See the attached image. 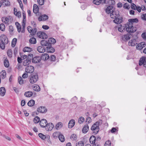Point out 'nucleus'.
<instances>
[{
	"label": "nucleus",
	"mask_w": 146,
	"mask_h": 146,
	"mask_svg": "<svg viewBox=\"0 0 146 146\" xmlns=\"http://www.w3.org/2000/svg\"><path fill=\"white\" fill-rule=\"evenodd\" d=\"M62 126V124L61 122H59L58 123L55 127V128L57 130H59Z\"/></svg>",
	"instance_id": "nucleus-31"
},
{
	"label": "nucleus",
	"mask_w": 146,
	"mask_h": 146,
	"mask_svg": "<svg viewBox=\"0 0 146 146\" xmlns=\"http://www.w3.org/2000/svg\"><path fill=\"white\" fill-rule=\"evenodd\" d=\"M84 143L82 141H79L76 144V146H84Z\"/></svg>",
	"instance_id": "nucleus-50"
},
{
	"label": "nucleus",
	"mask_w": 146,
	"mask_h": 146,
	"mask_svg": "<svg viewBox=\"0 0 146 146\" xmlns=\"http://www.w3.org/2000/svg\"><path fill=\"white\" fill-rule=\"evenodd\" d=\"M37 50L39 52L41 53H44L46 51V49L44 47L42 46H38Z\"/></svg>",
	"instance_id": "nucleus-19"
},
{
	"label": "nucleus",
	"mask_w": 146,
	"mask_h": 146,
	"mask_svg": "<svg viewBox=\"0 0 146 146\" xmlns=\"http://www.w3.org/2000/svg\"><path fill=\"white\" fill-rule=\"evenodd\" d=\"M70 139L72 140H76L77 139V137L76 135L75 134H73L70 137Z\"/></svg>",
	"instance_id": "nucleus-49"
},
{
	"label": "nucleus",
	"mask_w": 146,
	"mask_h": 146,
	"mask_svg": "<svg viewBox=\"0 0 146 146\" xmlns=\"http://www.w3.org/2000/svg\"><path fill=\"white\" fill-rule=\"evenodd\" d=\"M4 64L5 66L7 68L9 66V62L7 58H6L4 60Z\"/></svg>",
	"instance_id": "nucleus-35"
},
{
	"label": "nucleus",
	"mask_w": 146,
	"mask_h": 146,
	"mask_svg": "<svg viewBox=\"0 0 146 146\" xmlns=\"http://www.w3.org/2000/svg\"><path fill=\"white\" fill-rule=\"evenodd\" d=\"M11 17H3L2 19V21L3 23L5 24H8L11 22Z\"/></svg>",
	"instance_id": "nucleus-12"
},
{
	"label": "nucleus",
	"mask_w": 146,
	"mask_h": 146,
	"mask_svg": "<svg viewBox=\"0 0 146 146\" xmlns=\"http://www.w3.org/2000/svg\"><path fill=\"white\" fill-rule=\"evenodd\" d=\"M29 42L31 44H35L36 42V39L34 37L31 38L29 39Z\"/></svg>",
	"instance_id": "nucleus-36"
},
{
	"label": "nucleus",
	"mask_w": 146,
	"mask_h": 146,
	"mask_svg": "<svg viewBox=\"0 0 146 146\" xmlns=\"http://www.w3.org/2000/svg\"><path fill=\"white\" fill-rule=\"evenodd\" d=\"M129 23H131L133 24V23H137L138 21V19L137 18L131 19L128 20Z\"/></svg>",
	"instance_id": "nucleus-34"
},
{
	"label": "nucleus",
	"mask_w": 146,
	"mask_h": 146,
	"mask_svg": "<svg viewBox=\"0 0 146 146\" xmlns=\"http://www.w3.org/2000/svg\"><path fill=\"white\" fill-rule=\"evenodd\" d=\"M137 7L135 5L134 3H132L131 5V8L133 10H136Z\"/></svg>",
	"instance_id": "nucleus-59"
},
{
	"label": "nucleus",
	"mask_w": 146,
	"mask_h": 146,
	"mask_svg": "<svg viewBox=\"0 0 146 146\" xmlns=\"http://www.w3.org/2000/svg\"><path fill=\"white\" fill-rule=\"evenodd\" d=\"M123 7L125 9H129L130 8L129 4L127 3H126L124 4Z\"/></svg>",
	"instance_id": "nucleus-55"
},
{
	"label": "nucleus",
	"mask_w": 146,
	"mask_h": 146,
	"mask_svg": "<svg viewBox=\"0 0 146 146\" xmlns=\"http://www.w3.org/2000/svg\"><path fill=\"white\" fill-rule=\"evenodd\" d=\"M0 94L2 96H3L5 94V88L1 87L0 88Z\"/></svg>",
	"instance_id": "nucleus-30"
},
{
	"label": "nucleus",
	"mask_w": 146,
	"mask_h": 146,
	"mask_svg": "<svg viewBox=\"0 0 146 146\" xmlns=\"http://www.w3.org/2000/svg\"><path fill=\"white\" fill-rule=\"evenodd\" d=\"M17 41V39L15 38H14L13 39L11 44V46L12 47H13L15 46Z\"/></svg>",
	"instance_id": "nucleus-42"
},
{
	"label": "nucleus",
	"mask_w": 146,
	"mask_h": 146,
	"mask_svg": "<svg viewBox=\"0 0 146 146\" xmlns=\"http://www.w3.org/2000/svg\"><path fill=\"white\" fill-rule=\"evenodd\" d=\"M119 16V12L118 11H113L110 14V17L112 19H115Z\"/></svg>",
	"instance_id": "nucleus-9"
},
{
	"label": "nucleus",
	"mask_w": 146,
	"mask_h": 146,
	"mask_svg": "<svg viewBox=\"0 0 146 146\" xmlns=\"http://www.w3.org/2000/svg\"><path fill=\"white\" fill-rule=\"evenodd\" d=\"M40 121L39 117L38 116H36L33 119V121L35 123H37Z\"/></svg>",
	"instance_id": "nucleus-45"
},
{
	"label": "nucleus",
	"mask_w": 146,
	"mask_h": 146,
	"mask_svg": "<svg viewBox=\"0 0 146 146\" xmlns=\"http://www.w3.org/2000/svg\"><path fill=\"white\" fill-rule=\"evenodd\" d=\"M39 137L43 140H44L46 138V136L42 133H39L38 134Z\"/></svg>",
	"instance_id": "nucleus-48"
},
{
	"label": "nucleus",
	"mask_w": 146,
	"mask_h": 146,
	"mask_svg": "<svg viewBox=\"0 0 146 146\" xmlns=\"http://www.w3.org/2000/svg\"><path fill=\"white\" fill-rule=\"evenodd\" d=\"M75 124V121L74 119L70 120L68 124V127L69 128H72L74 125Z\"/></svg>",
	"instance_id": "nucleus-23"
},
{
	"label": "nucleus",
	"mask_w": 146,
	"mask_h": 146,
	"mask_svg": "<svg viewBox=\"0 0 146 146\" xmlns=\"http://www.w3.org/2000/svg\"><path fill=\"white\" fill-rule=\"evenodd\" d=\"M88 126L87 125H85L83 128L82 132L83 133H85L88 132Z\"/></svg>",
	"instance_id": "nucleus-29"
},
{
	"label": "nucleus",
	"mask_w": 146,
	"mask_h": 146,
	"mask_svg": "<svg viewBox=\"0 0 146 146\" xmlns=\"http://www.w3.org/2000/svg\"><path fill=\"white\" fill-rule=\"evenodd\" d=\"M46 51L48 53H53L54 52L55 49L52 46H48L46 47Z\"/></svg>",
	"instance_id": "nucleus-16"
},
{
	"label": "nucleus",
	"mask_w": 146,
	"mask_h": 146,
	"mask_svg": "<svg viewBox=\"0 0 146 146\" xmlns=\"http://www.w3.org/2000/svg\"><path fill=\"white\" fill-rule=\"evenodd\" d=\"M137 44L135 39H132L131 40L128 42V44L129 46H134Z\"/></svg>",
	"instance_id": "nucleus-20"
},
{
	"label": "nucleus",
	"mask_w": 146,
	"mask_h": 146,
	"mask_svg": "<svg viewBox=\"0 0 146 146\" xmlns=\"http://www.w3.org/2000/svg\"><path fill=\"white\" fill-rule=\"evenodd\" d=\"M32 50V49L28 47H25L23 49L24 52H30Z\"/></svg>",
	"instance_id": "nucleus-37"
},
{
	"label": "nucleus",
	"mask_w": 146,
	"mask_h": 146,
	"mask_svg": "<svg viewBox=\"0 0 146 146\" xmlns=\"http://www.w3.org/2000/svg\"><path fill=\"white\" fill-rule=\"evenodd\" d=\"M34 70V67L32 66H27L25 69V72L27 73H31Z\"/></svg>",
	"instance_id": "nucleus-6"
},
{
	"label": "nucleus",
	"mask_w": 146,
	"mask_h": 146,
	"mask_svg": "<svg viewBox=\"0 0 146 146\" xmlns=\"http://www.w3.org/2000/svg\"><path fill=\"white\" fill-rule=\"evenodd\" d=\"M47 110L44 106H40L37 109V111L40 113H46Z\"/></svg>",
	"instance_id": "nucleus-10"
},
{
	"label": "nucleus",
	"mask_w": 146,
	"mask_h": 146,
	"mask_svg": "<svg viewBox=\"0 0 146 146\" xmlns=\"http://www.w3.org/2000/svg\"><path fill=\"white\" fill-rule=\"evenodd\" d=\"M139 65L140 66L143 65V67H146V57L143 56L140 58Z\"/></svg>",
	"instance_id": "nucleus-4"
},
{
	"label": "nucleus",
	"mask_w": 146,
	"mask_h": 146,
	"mask_svg": "<svg viewBox=\"0 0 146 146\" xmlns=\"http://www.w3.org/2000/svg\"><path fill=\"white\" fill-rule=\"evenodd\" d=\"M7 55L9 58H11L12 56V51L11 49H9L7 51Z\"/></svg>",
	"instance_id": "nucleus-47"
},
{
	"label": "nucleus",
	"mask_w": 146,
	"mask_h": 146,
	"mask_svg": "<svg viewBox=\"0 0 146 146\" xmlns=\"http://www.w3.org/2000/svg\"><path fill=\"white\" fill-rule=\"evenodd\" d=\"M40 60H46L48 59L49 58V56L48 54L46 53L43 54L40 57Z\"/></svg>",
	"instance_id": "nucleus-17"
},
{
	"label": "nucleus",
	"mask_w": 146,
	"mask_h": 146,
	"mask_svg": "<svg viewBox=\"0 0 146 146\" xmlns=\"http://www.w3.org/2000/svg\"><path fill=\"white\" fill-rule=\"evenodd\" d=\"M113 11V7L112 6H108L106 9V12L108 14H111Z\"/></svg>",
	"instance_id": "nucleus-18"
},
{
	"label": "nucleus",
	"mask_w": 146,
	"mask_h": 146,
	"mask_svg": "<svg viewBox=\"0 0 146 146\" xmlns=\"http://www.w3.org/2000/svg\"><path fill=\"white\" fill-rule=\"evenodd\" d=\"M37 35L38 37L42 39H46L47 38V35L43 32H38L37 33Z\"/></svg>",
	"instance_id": "nucleus-7"
},
{
	"label": "nucleus",
	"mask_w": 146,
	"mask_h": 146,
	"mask_svg": "<svg viewBox=\"0 0 146 146\" xmlns=\"http://www.w3.org/2000/svg\"><path fill=\"white\" fill-rule=\"evenodd\" d=\"M1 76L2 77L3 79L5 78L6 76V72L5 70L2 71L0 72Z\"/></svg>",
	"instance_id": "nucleus-41"
},
{
	"label": "nucleus",
	"mask_w": 146,
	"mask_h": 146,
	"mask_svg": "<svg viewBox=\"0 0 146 146\" xmlns=\"http://www.w3.org/2000/svg\"><path fill=\"white\" fill-rule=\"evenodd\" d=\"M2 3L6 6H9L10 5V2L8 0H1Z\"/></svg>",
	"instance_id": "nucleus-40"
},
{
	"label": "nucleus",
	"mask_w": 146,
	"mask_h": 146,
	"mask_svg": "<svg viewBox=\"0 0 146 146\" xmlns=\"http://www.w3.org/2000/svg\"><path fill=\"white\" fill-rule=\"evenodd\" d=\"M137 29L136 27L133 26L131 23H128L126 24V30L128 33H134L136 31Z\"/></svg>",
	"instance_id": "nucleus-2"
},
{
	"label": "nucleus",
	"mask_w": 146,
	"mask_h": 146,
	"mask_svg": "<svg viewBox=\"0 0 146 146\" xmlns=\"http://www.w3.org/2000/svg\"><path fill=\"white\" fill-rule=\"evenodd\" d=\"M60 134L59 132H54L52 135L53 137L54 138H56L57 137H59V135H60Z\"/></svg>",
	"instance_id": "nucleus-43"
},
{
	"label": "nucleus",
	"mask_w": 146,
	"mask_h": 146,
	"mask_svg": "<svg viewBox=\"0 0 146 146\" xmlns=\"http://www.w3.org/2000/svg\"><path fill=\"white\" fill-rule=\"evenodd\" d=\"M37 31V29L35 27H34L33 29V30L32 31V33L34 35L35 34Z\"/></svg>",
	"instance_id": "nucleus-61"
},
{
	"label": "nucleus",
	"mask_w": 146,
	"mask_h": 146,
	"mask_svg": "<svg viewBox=\"0 0 146 146\" xmlns=\"http://www.w3.org/2000/svg\"><path fill=\"white\" fill-rule=\"evenodd\" d=\"M40 43L42 46H49V43H48V40L47 41L46 40H42L40 42Z\"/></svg>",
	"instance_id": "nucleus-24"
},
{
	"label": "nucleus",
	"mask_w": 146,
	"mask_h": 146,
	"mask_svg": "<svg viewBox=\"0 0 146 146\" xmlns=\"http://www.w3.org/2000/svg\"><path fill=\"white\" fill-rule=\"evenodd\" d=\"M113 22L116 24H120L122 22V20L121 19L117 17L113 21Z\"/></svg>",
	"instance_id": "nucleus-32"
},
{
	"label": "nucleus",
	"mask_w": 146,
	"mask_h": 146,
	"mask_svg": "<svg viewBox=\"0 0 146 146\" xmlns=\"http://www.w3.org/2000/svg\"><path fill=\"white\" fill-rule=\"evenodd\" d=\"M48 18V16L45 14L42 15L38 18V20L39 21H45Z\"/></svg>",
	"instance_id": "nucleus-14"
},
{
	"label": "nucleus",
	"mask_w": 146,
	"mask_h": 146,
	"mask_svg": "<svg viewBox=\"0 0 146 146\" xmlns=\"http://www.w3.org/2000/svg\"><path fill=\"white\" fill-rule=\"evenodd\" d=\"M35 103V101L33 100H30L28 103L27 105L29 106H33Z\"/></svg>",
	"instance_id": "nucleus-38"
},
{
	"label": "nucleus",
	"mask_w": 146,
	"mask_h": 146,
	"mask_svg": "<svg viewBox=\"0 0 146 146\" xmlns=\"http://www.w3.org/2000/svg\"><path fill=\"white\" fill-rule=\"evenodd\" d=\"M130 38V36L129 34L125 35L122 36V38L124 40H129Z\"/></svg>",
	"instance_id": "nucleus-39"
},
{
	"label": "nucleus",
	"mask_w": 146,
	"mask_h": 146,
	"mask_svg": "<svg viewBox=\"0 0 146 146\" xmlns=\"http://www.w3.org/2000/svg\"><path fill=\"white\" fill-rule=\"evenodd\" d=\"M102 123V121L100 120L96 122L92 126L91 130L95 134H97L98 133L100 129L99 126L101 125Z\"/></svg>",
	"instance_id": "nucleus-1"
},
{
	"label": "nucleus",
	"mask_w": 146,
	"mask_h": 146,
	"mask_svg": "<svg viewBox=\"0 0 146 146\" xmlns=\"http://www.w3.org/2000/svg\"><path fill=\"white\" fill-rule=\"evenodd\" d=\"M54 127V125L51 123H47L46 125L45 126V129L46 131H49L52 130Z\"/></svg>",
	"instance_id": "nucleus-13"
},
{
	"label": "nucleus",
	"mask_w": 146,
	"mask_h": 146,
	"mask_svg": "<svg viewBox=\"0 0 146 146\" xmlns=\"http://www.w3.org/2000/svg\"><path fill=\"white\" fill-rule=\"evenodd\" d=\"M141 17L143 20L146 21V14L142 15L141 16Z\"/></svg>",
	"instance_id": "nucleus-64"
},
{
	"label": "nucleus",
	"mask_w": 146,
	"mask_h": 146,
	"mask_svg": "<svg viewBox=\"0 0 146 146\" xmlns=\"http://www.w3.org/2000/svg\"><path fill=\"white\" fill-rule=\"evenodd\" d=\"M38 76L37 75H33L31 76L30 78V82L31 84H33L38 81Z\"/></svg>",
	"instance_id": "nucleus-3"
},
{
	"label": "nucleus",
	"mask_w": 146,
	"mask_h": 146,
	"mask_svg": "<svg viewBox=\"0 0 146 146\" xmlns=\"http://www.w3.org/2000/svg\"><path fill=\"white\" fill-rule=\"evenodd\" d=\"M33 90L36 92H39L40 91V87L38 85H34L33 86Z\"/></svg>",
	"instance_id": "nucleus-28"
},
{
	"label": "nucleus",
	"mask_w": 146,
	"mask_h": 146,
	"mask_svg": "<svg viewBox=\"0 0 146 146\" xmlns=\"http://www.w3.org/2000/svg\"><path fill=\"white\" fill-rule=\"evenodd\" d=\"M48 41L49 45L51 44H55L56 42V40L53 38H49Z\"/></svg>",
	"instance_id": "nucleus-26"
},
{
	"label": "nucleus",
	"mask_w": 146,
	"mask_h": 146,
	"mask_svg": "<svg viewBox=\"0 0 146 146\" xmlns=\"http://www.w3.org/2000/svg\"><path fill=\"white\" fill-rule=\"evenodd\" d=\"M58 138L59 140L61 142H63L65 141V139L64 136L61 134H60V135H59Z\"/></svg>",
	"instance_id": "nucleus-44"
},
{
	"label": "nucleus",
	"mask_w": 146,
	"mask_h": 146,
	"mask_svg": "<svg viewBox=\"0 0 146 146\" xmlns=\"http://www.w3.org/2000/svg\"><path fill=\"white\" fill-rule=\"evenodd\" d=\"M111 142L110 141L108 140L106 142L104 146H111Z\"/></svg>",
	"instance_id": "nucleus-53"
},
{
	"label": "nucleus",
	"mask_w": 146,
	"mask_h": 146,
	"mask_svg": "<svg viewBox=\"0 0 146 146\" xmlns=\"http://www.w3.org/2000/svg\"><path fill=\"white\" fill-rule=\"evenodd\" d=\"M39 10V8L38 6L35 4L33 5V12L35 13H37L38 12Z\"/></svg>",
	"instance_id": "nucleus-25"
},
{
	"label": "nucleus",
	"mask_w": 146,
	"mask_h": 146,
	"mask_svg": "<svg viewBox=\"0 0 146 146\" xmlns=\"http://www.w3.org/2000/svg\"><path fill=\"white\" fill-rule=\"evenodd\" d=\"M96 138L94 136H91L90 139V141L91 144H95V143L96 141Z\"/></svg>",
	"instance_id": "nucleus-27"
},
{
	"label": "nucleus",
	"mask_w": 146,
	"mask_h": 146,
	"mask_svg": "<svg viewBox=\"0 0 146 146\" xmlns=\"http://www.w3.org/2000/svg\"><path fill=\"white\" fill-rule=\"evenodd\" d=\"M41 60L40 57L36 56L34 57L32 59V62L36 63L39 62Z\"/></svg>",
	"instance_id": "nucleus-22"
},
{
	"label": "nucleus",
	"mask_w": 146,
	"mask_h": 146,
	"mask_svg": "<svg viewBox=\"0 0 146 146\" xmlns=\"http://www.w3.org/2000/svg\"><path fill=\"white\" fill-rule=\"evenodd\" d=\"M5 44L4 43H3V42H1L0 44V47L2 49H4L5 48V44Z\"/></svg>",
	"instance_id": "nucleus-56"
},
{
	"label": "nucleus",
	"mask_w": 146,
	"mask_h": 146,
	"mask_svg": "<svg viewBox=\"0 0 146 146\" xmlns=\"http://www.w3.org/2000/svg\"><path fill=\"white\" fill-rule=\"evenodd\" d=\"M126 29V24L123 25H120L118 27V31L121 32H123L125 31Z\"/></svg>",
	"instance_id": "nucleus-11"
},
{
	"label": "nucleus",
	"mask_w": 146,
	"mask_h": 146,
	"mask_svg": "<svg viewBox=\"0 0 146 146\" xmlns=\"http://www.w3.org/2000/svg\"><path fill=\"white\" fill-rule=\"evenodd\" d=\"M33 55L32 54H29L28 58L24 60L23 63V64L24 66H26L29 65L31 62V58L33 57Z\"/></svg>",
	"instance_id": "nucleus-5"
},
{
	"label": "nucleus",
	"mask_w": 146,
	"mask_h": 146,
	"mask_svg": "<svg viewBox=\"0 0 146 146\" xmlns=\"http://www.w3.org/2000/svg\"><path fill=\"white\" fill-rule=\"evenodd\" d=\"M136 48L137 49L141 50L143 48L140 45V43L138 44L137 46H136Z\"/></svg>",
	"instance_id": "nucleus-62"
},
{
	"label": "nucleus",
	"mask_w": 146,
	"mask_h": 146,
	"mask_svg": "<svg viewBox=\"0 0 146 146\" xmlns=\"http://www.w3.org/2000/svg\"><path fill=\"white\" fill-rule=\"evenodd\" d=\"M50 60L52 61H54L56 60V57L54 55H52L50 57Z\"/></svg>",
	"instance_id": "nucleus-57"
},
{
	"label": "nucleus",
	"mask_w": 146,
	"mask_h": 146,
	"mask_svg": "<svg viewBox=\"0 0 146 146\" xmlns=\"http://www.w3.org/2000/svg\"><path fill=\"white\" fill-rule=\"evenodd\" d=\"M47 123V121L45 119H42L40 121L39 124L42 127H45Z\"/></svg>",
	"instance_id": "nucleus-15"
},
{
	"label": "nucleus",
	"mask_w": 146,
	"mask_h": 146,
	"mask_svg": "<svg viewBox=\"0 0 146 146\" xmlns=\"http://www.w3.org/2000/svg\"><path fill=\"white\" fill-rule=\"evenodd\" d=\"M5 25L3 24L2 23L0 25V29L1 31H4L5 30Z\"/></svg>",
	"instance_id": "nucleus-52"
},
{
	"label": "nucleus",
	"mask_w": 146,
	"mask_h": 146,
	"mask_svg": "<svg viewBox=\"0 0 146 146\" xmlns=\"http://www.w3.org/2000/svg\"><path fill=\"white\" fill-rule=\"evenodd\" d=\"M141 36L144 39L146 40V33H143L141 35Z\"/></svg>",
	"instance_id": "nucleus-60"
},
{
	"label": "nucleus",
	"mask_w": 146,
	"mask_h": 146,
	"mask_svg": "<svg viewBox=\"0 0 146 146\" xmlns=\"http://www.w3.org/2000/svg\"><path fill=\"white\" fill-rule=\"evenodd\" d=\"M117 131V129L115 127H113L111 130V132L112 133H113Z\"/></svg>",
	"instance_id": "nucleus-63"
},
{
	"label": "nucleus",
	"mask_w": 146,
	"mask_h": 146,
	"mask_svg": "<svg viewBox=\"0 0 146 146\" xmlns=\"http://www.w3.org/2000/svg\"><path fill=\"white\" fill-rule=\"evenodd\" d=\"M85 121L84 118L83 117H80L78 119V122L79 123L81 124L83 122H84Z\"/></svg>",
	"instance_id": "nucleus-51"
},
{
	"label": "nucleus",
	"mask_w": 146,
	"mask_h": 146,
	"mask_svg": "<svg viewBox=\"0 0 146 146\" xmlns=\"http://www.w3.org/2000/svg\"><path fill=\"white\" fill-rule=\"evenodd\" d=\"M106 0H94L93 1V3L94 4L96 5H99L101 3L102 4L104 3H105Z\"/></svg>",
	"instance_id": "nucleus-21"
},
{
	"label": "nucleus",
	"mask_w": 146,
	"mask_h": 146,
	"mask_svg": "<svg viewBox=\"0 0 146 146\" xmlns=\"http://www.w3.org/2000/svg\"><path fill=\"white\" fill-rule=\"evenodd\" d=\"M33 94V93L32 92L29 91L25 92L24 95L27 97H31Z\"/></svg>",
	"instance_id": "nucleus-33"
},
{
	"label": "nucleus",
	"mask_w": 146,
	"mask_h": 146,
	"mask_svg": "<svg viewBox=\"0 0 146 146\" xmlns=\"http://www.w3.org/2000/svg\"><path fill=\"white\" fill-rule=\"evenodd\" d=\"M27 30L29 33H31L32 32V31L33 30V28L30 26H29L27 28Z\"/></svg>",
	"instance_id": "nucleus-58"
},
{
	"label": "nucleus",
	"mask_w": 146,
	"mask_h": 146,
	"mask_svg": "<svg viewBox=\"0 0 146 146\" xmlns=\"http://www.w3.org/2000/svg\"><path fill=\"white\" fill-rule=\"evenodd\" d=\"M18 81L19 84L20 85H22L24 84V81L23 80V79L21 76L18 77Z\"/></svg>",
	"instance_id": "nucleus-46"
},
{
	"label": "nucleus",
	"mask_w": 146,
	"mask_h": 146,
	"mask_svg": "<svg viewBox=\"0 0 146 146\" xmlns=\"http://www.w3.org/2000/svg\"><path fill=\"white\" fill-rule=\"evenodd\" d=\"M38 3L41 5H42L44 3V0H37Z\"/></svg>",
	"instance_id": "nucleus-54"
},
{
	"label": "nucleus",
	"mask_w": 146,
	"mask_h": 146,
	"mask_svg": "<svg viewBox=\"0 0 146 146\" xmlns=\"http://www.w3.org/2000/svg\"><path fill=\"white\" fill-rule=\"evenodd\" d=\"M0 39L1 42H3L5 44H7L8 40L6 36L4 35H1L0 36Z\"/></svg>",
	"instance_id": "nucleus-8"
}]
</instances>
